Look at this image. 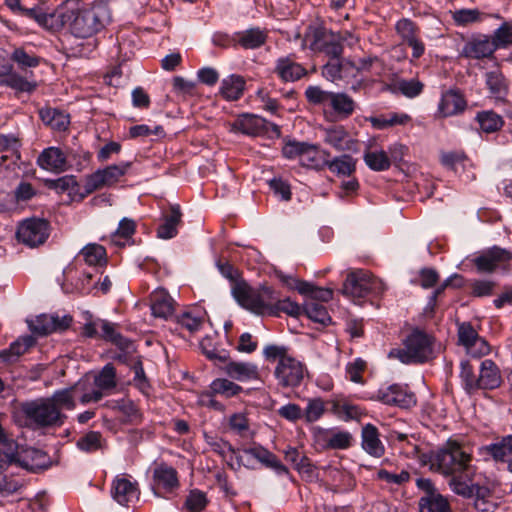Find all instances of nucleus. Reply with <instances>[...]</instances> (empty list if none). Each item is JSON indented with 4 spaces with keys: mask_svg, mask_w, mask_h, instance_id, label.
<instances>
[{
    "mask_svg": "<svg viewBox=\"0 0 512 512\" xmlns=\"http://www.w3.org/2000/svg\"><path fill=\"white\" fill-rule=\"evenodd\" d=\"M210 389L213 394H219L226 398L238 395L242 391L241 386L225 378L215 379L211 383Z\"/></svg>",
    "mask_w": 512,
    "mask_h": 512,
    "instance_id": "obj_46",
    "label": "nucleus"
},
{
    "mask_svg": "<svg viewBox=\"0 0 512 512\" xmlns=\"http://www.w3.org/2000/svg\"><path fill=\"white\" fill-rule=\"evenodd\" d=\"M269 123L254 114H242L231 124V130L248 136H258L267 131Z\"/></svg>",
    "mask_w": 512,
    "mask_h": 512,
    "instance_id": "obj_16",
    "label": "nucleus"
},
{
    "mask_svg": "<svg viewBox=\"0 0 512 512\" xmlns=\"http://www.w3.org/2000/svg\"><path fill=\"white\" fill-rule=\"evenodd\" d=\"M223 371L232 379L245 382L259 378L258 367L250 362L227 361Z\"/></svg>",
    "mask_w": 512,
    "mask_h": 512,
    "instance_id": "obj_23",
    "label": "nucleus"
},
{
    "mask_svg": "<svg viewBox=\"0 0 512 512\" xmlns=\"http://www.w3.org/2000/svg\"><path fill=\"white\" fill-rule=\"evenodd\" d=\"M479 337L477 331L468 322H463L458 325V339L460 344L465 348L468 347Z\"/></svg>",
    "mask_w": 512,
    "mask_h": 512,
    "instance_id": "obj_64",
    "label": "nucleus"
},
{
    "mask_svg": "<svg viewBox=\"0 0 512 512\" xmlns=\"http://www.w3.org/2000/svg\"><path fill=\"white\" fill-rule=\"evenodd\" d=\"M485 450L495 461L506 463L508 470L512 472V435L486 446Z\"/></svg>",
    "mask_w": 512,
    "mask_h": 512,
    "instance_id": "obj_30",
    "label": "nucleus"
},
{
    "mask_svg": "<svg viewBox=\"0 0 512 512\" xmlns=\"http://www.w3.org/2000/svg\"><path fill=\"white\" fill-rule=\"evenodd\" d=\"M49 465V457L44 451L35 448L20 450V457L18 458L19 467L36 472L48 468Z\"/></svg>",
    "mask_w": 512,
    "mask_h": 512,
    "instance_id": "obj_20",
    "label": "nucleus"
},
{
    "mask_svg": "<svg viewBox=\"0 0 512 512\" xmlns=\"http://www.w3.org/2000/svg\"><path fill=\"white\" fill-rule=\"evenodd\" d=\"M208 504L206 493L193 489L189 492L184 502L185 512H201Z\"/></svg>",
    "mask_w": 512,
    "mask_h": 512,
    "instance_id": "obj_47",
    "label": "nucleus"
},
{
    "mask_svg": "<svg viewBox=\"0 0 512 512\" xmlns=\"http://www.w3.org/2000/svg\"><path fill=\"white\" fill-rule=\"evenodd\" d=\"M21 410L26 419L37 428L61 426L67 418L57 410L48 397L25 402Z\"/></svg>",
    "mask_w": 512,
    "mask_h": 512,
    "instance_id": "obj_5",
    "label": "nucleus"
},
{
    "mask_svg": "<svg viewBox=\"0 0 512 512\" xmlns=\"http://www.w3.org/2000/svg\"><path fill=\"white\" fill-rule=\"evenodd\" d=\"M326 166L331 172L341 176H350L355 171V162L349 155H342L329 160Z\"/></svg>",
    "mask_w": 512,
    "mask_h": 512,
    "instance_id": "obj_42",
    "label": "nucleus"
},
{
    "mask_svg": "<svg viewBox=\"0 0 512 512\" xmlns=\"http://www.w3.org/2000/svg\"><path fill=\"white\" fill-rule=\"evenodd\" d=\"M470 460V455L464 452L460 446L451 445L436 453L433 465H436L441 473L452 475L465 470Z\"/></svg>",
    "mask_w": 512,
    "mask_h": 512,
    "instance_id": "obj_9",
    "label": "nucleus"
},
{
    "mask_svg": "<svg viewBox=\"0 0 512 512\" xmlns=\"http://www.w3.org/2000/svg\"><path fill=\"white\" fill-rule=\"evenodd\" d=\"M21 15L34 20L39 26L48 30H59V18L57 17L59 7L53 13H49L43 4L33 7L25 6Z\"/></svg>",
    "mask_w": 512,
    "mask_h": 512,
    "instance_id": "obj_17",
    "label": "nucleus"
},
{
    "mask_svg": "<svg viewBox=\"0 0 512 512\" xmlns=\"http://www.w3.org/2000/svg\"><path fill=\"white\" fill-rule=\"evenodd\" d=\"M332 92L325 91L319 86H308L305 91L307 101L314 105L329 103Z\"/></svg>",
    "mask_w": 512,
    "mask_h": 512,
    "instance_id": "obj_61",
    "label": "nucleus"
},
{
    "mask_svg": "<svg viewBox=\"0 0 512 512\" xmlns=\"http://www.w3.org/2000/svg\"><path fill=\"white\" fill-rule=\"evenodd\" d=\"M37 164L40 168L53 173H62L72 167L67 154L61 148L54 146L45 148L39 154Z\"/></svg>",
    "mask_w": 512,
    "mask_h": 512,
    "instance_id": "obj_14",
    "label": "nucleus"
},
{
    "mask_svg": "<svg viewBox=\"0 0 512 512\" xmlns=\"http://www.w3.org/2000/svg\"><path fill=\"white\" fill-rule=\"evenodd\" d=\"M130 168V163L120 165H110L104 169H99L85 177L83 192L80 193V199H84L96 190L104 187H110L116 184Z\"/></svg>",
    "mask_w": 512,
    "mask_h": 512,
    "instance_id": "obj_8",
    "label": "nucleus"
},
{
    "mask_svg": "<svg viewBox=\"0 0 512 512\" xmlns=\"http://www.w3.org/2000/svg\"><path fill=\"white\" fill-rule=\"evenodd\" d=\"M345 65L354 68L358 73L370 72L374 67L382 68V62L377 56H367L359 59L356 63L353 60H346Z\"/></svg>",
    "mask_w": 512,
    "mask_h": 512,
    "instance_id": "obj_57",
    "label": "nucleus"
},
{
    "mask_svg": "<svg viewBox=\"0 0 512 512\" xmlns=\"http://www.w3.org/2000/svg\"><path fill=\"white\" fill-rule=\"evenodd\" d=\"M323 440L326 448L347 449L351 446L352 435L347 431H330L324 434Z\"/></svg>",
    "mask_w": 512,
    "mask_h": 512,
    "instance_id": "obj_43",
    "label": "nucleus"
},
{
    "mask_svg": "<svg viewBox=\"0 0 512 512\" xmlns=\"http://www.w3.org/2000/svg\"><path fill=\"white\" fill-rule=\"evenodd\" d=\"M107 10L102 5L81 7L78 0H67L59 6V29L68 27L78 38H89L105 25Z\"/></svg>",
    "mask_w": 512,
    "mask_h": 512,
    "instance_id": "obj_1",
    "label": "nucleus"
},
{
    "mask_svg": "<svg viewBox=\"0 0 512 512\" xmlns=\"http://www.w3.org/2000/svg\"><path fill=\"white\" fill-rule=\"evenodd\" d=\"M77 447L84 452H95L102 448V436L99 432L90 431L79 438Z\"/></svg>",
    "mask_w": 512,
    "mask_h": 512,
    "instance_id": "obj_53",
    "label": "nucleus"
},
{
    "mask_svg": "<svg viewBox=\"0 0 512 512\" xmlns=\"http://www.w3.org/2000/svg\"><path fill=\"white\" fill-rule=\"evenodd\" d=\"M330 154L325 150H320L317 146L308 144L301 155L300 164L307 168L322 169L326 166Z\"/></svg>",
    "mask_w": 512,
    "mask_h": 512,
    "instance_id": "obj_31",
    "label": "nucleus"
},
{
    "mask_svg": "<svg viewBox=\"0 0 512 512\" xmlns=\"http://www.w3.org/2000/svg\"><path fill=\"white\" fill-rule=\"evenodd\" d=\"M177 323L190 333H195L201 329L203 319L201 317L194 316L190 312H185L177 317Z\"/></svg>",
    "mask_w": 512,
    "mask_h": 512,
    "instance_id": "obj_62",
    "label": "nucleus"
},
{
    "mask_svg": "<svg viewBox=\"0 0 512 512\" xmlns=\"http://www.w3.org/2000/svg\"><path fill=\"white\" fill-rule=\"evenodd\" d=\"M11 59L17 63L21 69L33 68L39 65L40 58L34 54H29L23 48H16Z\"/></svg>",
    "mask_w": 512,
    "mask_h": 512,
    "instance_id": "obj_54",
    "label": "nucleus"
},
{
    "mask_svg": "<svg viewBox=\"0 0 512 512\" xmlns=\"http://www.w3.org/2000/svg\"><path fill=\"white\" fill-rule=\"evenodd\" d=\"M303 315H306L312 321L322 325H326L331 321V317L325 306L315 301H307L304 304Z\"/></svg>",
    "mask_w": 512,
    "mask_h": 512,
    "instance_id": "obj_41",
    "label": "nucleus"
},
{
    "mask_svg": "<svg viewBox=\"0 0 512 512\" xmlns=\"http://www.w3.org/2000/svg\"><path fill=\"white\" fill-rule=\"evenodd\" d=\"M0 84H4L20 92H32L37 86L36 82L30 81L12 71L5 75V77L0 81Z\"/></svg>",
    "mask_w": 512,
    "mask_h": 512,
    "instance_id": "obj_44",
    "label": "nucleus"
},
{
    "mask_svg": "<svg viewBox=\"0 0 512 512\" xmlns=\"http://www.w3.org/2000/svg\"><path fill=\"white\" fill-rule=\"evenodd\" d=\"M472 262L480 273L490 274L496 270L509 273L512 269V251L495 245L478 252Z\"/></svg>",
    "mask_w": 512,
    "mask_h": 512,
    "instance_id": "obj_7",
    "label": "nucleus"
},
{
    "mask_svg": "<svg viewBox=\"0 0 512 512\" xmlns=\"http://www.w3.org/2000/svg\"><path fill=\"white\" fill-rule=\"evenodd\" d=\"M324 402L320 398L310 399L304 412L307 422L317 421L324 413Z\"/></svg>",
    "mask_w": 512,
    "mask_h": 512,
    "instance_id": "obj_63",
    "label": "nucleus"
},
{
    "mask_svg": "<svg viewBox=\"0 0 512 512\" xmlns=\"http://www.w3.org/2000/svg\"><path fill=\"white\" fill-rule=\"evenodd\" d=\"M385 290L384 283L363 269L351 270L344 281L342 293L352 299L368 295H380Z\"/></svg>",
    "mask_w": 512,
    "mask_h": 512,
    "instance_id": "obj_6",
    "label": "nucleus"
},
{
    "mask_svg": "<svg viewBox=\"0 0 512 512\" xmlns=\"http://www.w3.org/2000/svg\"><path fill=\"white\" fill-rule=\"evenodd\" d=\"M315 48L325 53L331 59H338L343 52L339 36L332 33H323L322 38L314 42Z\"/></svg>",
    "mask_w": 512,
    "mask_h": 512,
    "instance_id": "obj_35",
    "label": "nucleus"
},
{
    "mask_svg": "<svg viewBox=\"0 0 512 512\" xmlns=\"http://www.w3.org/2000/svg\"><path fill=\"white\" fill-rule=\"evenodd\" d=\"M333 111L342 119L348 118L355 111V101L346 93L332 92L329 103Z\"/></svg>",
    "mask_w": 512,
    "mask_h": 512,
    "instance_id": "obj_36",
    "label": "nucleus"
},
{
    "mask_svg": "<svg viewBox=\"0 0 512 512\" xmlns=\"http://www.w3.org/2000/svg\"><path fill=\"white\" fill-rule=\"evenodd\" d=\"M377 399L384 404L396 405L402 408H409L416 404L414 393L398 384H393L378 390Z\"/></svg>",
    "mask_w": 512,
    "mask_h": 512,
    "instance_id": "obj_15",
    "label": "nucleus"
},
{
    "mask_svg": "<svg viewBox=\"0 0 512 512\" xmlns=\"http://www.w3.org/2000/svg\"><path fill=\"white\" fill-rule=\"evenodd\" d=\"M460 377L464 382V387L468 392L477 390L478 377H475L473 367L468 361H462L460 364Z\"/></svg>",
    "mask_w": 512,
    "mask_h": 512,
    "instance_id": "obj_60",
    "label": "nucleus"
},
{
    "mask_svg": "<svg viewBox=\"0 0 512 512\" xmlns=\"http://www.w3.org/2000/svg\"><path fill=\"white\" fill-rule=\"evenodd\" d=\"M466 107V101L463 96L454 90L442 94L438 105V112L442 117L453 116L462 112Z\"/></svg>",
    "mask_w": 512,
    "mask_h": 512,
    "instance_id": "obj_26",
    "label": "nucleus"
},
{
    "mask_svg": "<svg viewBox=\"0 0 512 512\" xmlns=\"http://www.w3.org/2000/svg\"><path fill=\"white\" fill-rule=\"evenodd\" d=\"M135 230H136L135 222L132 219L123 218L120 221L117 230L112 235V241L116 245H124V243L120 242V239L126 240V239L130 238L135 233Z\"/></svg>",
    "mask_w": 512,
    "mask_h": 512,
    "instance_id": "obj_56",
    "label": "nucleus"
},
{
    "mask_svg": "<svg viewBox=\"0 0 512 512\" xmlns=\"http://www.w3.org/2000/svg\"><path fill=\"white\" fill-rule=\"evenodd\" d=\"M85 262L89 265H98L105 261V248L99 244H88L81 250Z\"/></svg>",
    "mask_w": 512,
    "mask_h": 512,
    "instance_id": "obj_52",
    "label": "nucleus"
},
{
    "mask_svg": "<svg viewBox=\"0 0 512 512\" xmlns=\"http://www.w3.org/2000/svg\"><path fill=\"white\" fill-rule=\"evenodd\" d=\"M181 217L180 207L178 205L171 206L170 213L164 216L163 224L157 229V236L161 239H170L176 236Z\"/></svg>",
    "mask_w": 512,
    "mask_h": 512,
    "instance_id": "obj_32",
    "label": "nucleus"
},
{
    "mask_svg": "<svg viewBox=\"0 0 512 512\" xmlns=\"http://www.w3.org/2000/svg\"><path fill=\"white\" fill-rule=\"evenodd\" d=\"M47 221L38 218L24 220L17 229V239L29 247H36L43 244L48 238Z\"/></svg>",
    "mask_w": 512,
    "mask_h": 512,
    "instance_id": "obj_11",
    "label": "nucleus"
},
{
    "mask_svg": "<svg viewBox=\"0 0 512 512\" xmlns=\"http://www.w3.org/2000/svg\"><path fill=\"white\" fill-rule=\"evenodd\" d=\"M273 309L275 313L273 315H278L280 312L286 313L292 317H299L303 315V306H300L298 303L292 301L290 298H285L283 300L278 299L275 294V302L273 303Z\"/></svg>",
    "mask_w": 512,
    "mask_h": 512,
    "instance_id": "obj_50",
    "label": "nucleus"
},
{
    "mask_svg": "<svg viewBox=\"0 0 512 512\" xmlns=\"http://www.w3.org/2000/svg\"><path fill=\"white\" fill-rule=\"evenodd\" d=\"M232 293L242 307L255 314L269 315L275 313L273 309L275 292L270 287L263 286L259 289H254L245 283H237L233 287Z\"/></svg>",
    "mask_w": 512,
    "mask_h": 512,
    "instance_id": "obj_4",
    "label": "nucleus"
},
{
    "mask_svg": "<svg viewBox=\"0 0 512 512\" xmlns=\"http://www.w3.org/2000/svg\"><path fill=\"white\" fill-rule=\"evenodd\" d=\"M53 187L60 192H68L69 195L79 196L83 192V185L80 186L75 176L66 175L53 182Z\"/></svg>",
    "mask_w": 512,
    "mask_h": 512,
    "instance_id": "obj_51",
    "label": "nucleus"
},
{
    "mask_svg": "<svg viewBox=\"0 0 512 512\" xmlns=\"http://www.w3.org/2000/svg\"><path fill=\"white\" fill-rule=\"evenodd\" d=\"M96 389L101 390L105 395L111 393L117 386L116 369L111 364H106L94 377Z\"/></svg>",
    "mask_w": 512,
    "mask_h": 512,
    "instance_id": "obj_34",
    "label": "nucleus"
},
{
    "mask_svg": "<svg viewBox=\"0 0 512 512\" xmlns=\"http://www.w3.org/2000/svg\"><path fill=\"white\" fill-rule=\"evenodd\" d=\"M34 345L35 339L33 336L20 337L11 343L9 348L0 351V359L5 363H14Z\"/></svg>",
    "mask_w": 512,
    "mask_h": 512,
    "instance_id": "obj_28",
    "label": "nucleus"
},
{
    "mask_svg": "<svg viewBox=\"0 0 512 512\" xmlns=\"http://www.w3.org/2000/svg\"><path fill=\"white\" fill-rule=\"evenodd\" d=\"M495 50L496 45L492 39L481 37L469 41L463 49V54L468 58L481 59L491 57Z\"/></svg>",
    "mask_w": 512,
    "mask_h": 512,
    "instance_id": "obj_27",
    "label": "nucleus"
},
{
    "mask_svg": "<svg viewBox=\"0 0 512 512\" xmlns=\"http://www.w3.org/2000/svg\"><path fill=\"white\" fill-rule=\"evenodd\" d=\"M420 512H451L448 500L435 491H429L419 501Z\"/></svg>",
    "mask_w": 512,
    "mask_h": 512,
    "instance_id": "obj_33",
    "label": "nucleus"
},
{
    "mask_svg": "<svg viewBox=\"0 0 512 512\" xmlns=\"http://www.w3.org/2000/svg\"><path fill=\"white\" fill-rule=\"evenodd\" d=\"M267 361H277L274 376L282 388L298 387L306 373L304 364L288 354V348L280 345H267L263 350Z\"/></svg>",
    "mask_w": 512,
    "mask_h": 512,
    "instance_id": "obj_2",
    "label": "nucleus"
},
{
    "mask_svg": "<svg viewBox=\"0 0 512 512\" xmlns=\"http://www.w3.org/2000/svg\"><path fill=\"white\" fill-rule=\"evenodd\" d=\"M362 447L370 455L374 457H381L384 455L385 448L379 438L378 429L372 425L367 424L362 428Z\"/></svg>",
    "mask_w": 512,
    "mask_h": 512,
    "instance_id": "obj_29",
    "label": "nucleus"
},
{
    "mask_svg": "<svg viewBox=\"0 0 512 512\" xmlns=\"http://www.w3.org/2000/svg\"><path fill=\"white\" fill-rule=\"evenodd\" d=\"M41 119L47 123L48 125L52 126L53 128H56L58 130H64L66 129L69 121L67 119V116L63 115L62 113L51 111V110H41L40 111Z\"/></svg>",
    "mask_w": 512,
    "mask_h": 512,
    "instance_id": "obj_59",
    "label": "nucleus"
},
{
    "mask_svg": "<svg viewBox=\"0 0 512 512\" xmlns=\"http://www.w3.org/2000/svg\"><path fill=\"white\" fill-rule=\"evenodd\" d=\"M71 323L72 317L70 315L60 317L54 314H42L28 321L30 330L41 336L64 331L69 328Z\"/></svg>",
    "mask_w": 512,
    "mask_h": 512,
    "instance_id": "obj_12",
    "label": "nucleus"
},
{
    "mask_svg": "<svg viewBox=\"0 0 512 512\" xmlns=\"http://www.w3.org/2000/svg\"><path fill=\"white\" fill-rule=\"evenodd\" d=\"M153 480L155 487L166 493H173L180 486L176 469L166 463H160L154 468Z\"/></svg>",
    "mask_w": 512,
    "mask_h": 512,
    "instance_id": "obj_18",
    "label": "nucleus"
},
{
    "mask_svg": "<svg viewBox=\"0 0 512 512\" xmlns=\"http://www.w3.org/2000/svg\"><path fill=\"white\" fill-rule=\"evenodd\" d=\"M77 388L78 386L74 385L57 390L48 399L57 407L59 412H62V410H74L76 407L75 393Z\"/></svg>",
    "mask_w": 512,
    "mask_h": 512,
    "instance_id": "obj_37",
    "label": "nucleus"
},
{
    "mask_svg": "<svg viewBox=\"0 0 512 512\" xmlns=\"http://www.w3.org/2000/svg\"><path fill=\"white\" fill-rule=\"evenodd\" d=\"M476 120L483 132L492 133L503 126V119L492 110L481 111L477 113Z\"/></svg>",
    "mask_w": 512,
    "mask_h": 512,
    "instance_id": "obj_40",
    "label": "nucleus"
},
{
    "mask_svg": "<svg viewBox=\"0 0 512 512\" xmlns=\"http://www.w3.org/2000/svg\"><path fill=\"white\" fill-rule=\"evenodd\" d=\"M364 160L367 166L374 171L387 170L391 165L387 153L383 150L366 152Z\"/></svg>",
    "mask_w": 512,
    "mask_h": 512,
    "instance_id": "obj_48",
    "label": "nucleus"
},
{
    "mask_svg": "<svg viewBox=\"0 0 512 512\" xmlns=\"http://www.w3.org/2000/svg\"><path fill=\"white\" fill-rule=\"evenodd\" d=\"M324 141L337 151H355L357 142L343 126L325 129Z\"/></svg>",
    "mask_w": 512,
    "mask_h": 512,
    "instance_id": "obj_19",
    "label": "nucleus"
},
{
    "mask_svg": "<svg viewBox=\"0 0 512 512\" xmlns=\"http://www.w3.org/2000/svg\"><path fill=\"white\" fill-rule=\"evenodd\" d=\"M249 457L257 460L265 467L274 470L278 475H285L289 473L287 467L282 464L275 454L260 445L244 448L241 451H238L236 461L238 465L250 468L252 466L249 464Z\"/></svg>",
    "mask_w": 512,
    "mask_h": 512,
    "instance_id": "obj_10",
    "label": "nucleus"
},
{
    "mask_svg": "<svg viewBox=\"0 0 512 512\" xmlns=\"http://www.w3.org/2000/svg\"><path fill=\"white\" fill-rule=\"evenodd\" d=\"M112 498L122 506H130L138 501L140 490L137 481L125 475L117 476L111 484Z\"/></svg>",
    "mask_w": 512,
    "mask_h": 512,
    "instance_id": "obj_13",
    "label": "nucleus"
},
{
    "mask_svg": "<svg viewBox=\"0 0 512 512\" xmlns=\"http://www.w3.org/2000/svg\"><path fill=\"white\" fill-rule=\"evenodd\" d=\"M492 40L498 47H507L512 45V23L504 22L493 34Z\"/></svg>",
    "mask_w": 512,
    "mask_h": 512,
    "instance_id": "obj_58",
    "label": "nucleus"
},
{
    "mask_svg": "<svg viewBox=\"0 0 512 512\" xmlns=\"http://www.w3.org/2000/svg\"><path fill=\"white\" fill-rule=\"evenodd\" d=\"M244 88V79L238 75H231L222 81L220 93L226 100L235 101L243 95Z\"/></svg>",
    "mask_w": 512,
    "mask_h": 512,
    "instance_id": "obj_39",
    "label": "nucleus"
},
{
    "mask_svg": "<svg viewBox=\"0 0 512 512\" xmlns=\"http://www.w3.org/2000/svg\"><path fill=\"white\" fill-rule=\"evenodd\" d=\"M423 83L417 79H398L392 84L393 92H399L408 98L418 96L423 90Z\"/></svg>",
    "mask_w": 512,
    "mask_h": 512,
    "instance_id": "obj_45",
    "label": "nucleus"
},
{
    "mask_svg": "<svg viewBox=\"0 0 512 512\" xmlns=\"http://www.w3.org/2000/svg\"><path fill=\"white\" fill-rule=\"evenodd\" d=\"M502 383L500 370L496 363L490 359L481 362L478 376V389L493 390Z\"/></svg>",
    "mask_w": 512,
    "mask_h": 512,
    "instance_id": "obj_21",
    "label": "nucleus"
},
{
    "mask_svg": "<svg viewBox=\"0 0 512 512\" xmlns=\"http://www.w3.org/2000/svg\"><path fill=\"white\" fill-rule=\"evenodd\" d=\"M486 84L492 95L501 98L506 94L507 86L502 73L491 71L486 74Z\"/></svg>",
    "mask_w": 512,
    "mask_h": 512,
    "instance_id": "obj_49",
    "label": "nucleus"
},
{
    "mask_svg": "<svg viewBox=\"0 0 512 512\" xmlns=\"http://www.w3.org/2000/svg\"><path fill=\"white\" fill-rule=\"evenodd\" d=\"M390 358L404 364L424 363L434 358L432 338L420 330H414L403 342V348L392 349Z\"/></svg>",
    "mask_w": 512,
    "mask_h": 512,
    "instance_id": "obj_3",
    "label": "nucleus"
},
{
    "mask_svg": "<svg viewBox=\"0 0 512 512\" xmlns=\"http://www.w3.org/2000/svg\"><path fill=\"white\" fill-rule=\"evenodd\" d=\"M267 39V31L260 28H250L235 33L230 42L244 49H256L261 47Z\"/></svg>",
    "mask_w": 512,
    "mask_h": 512,
    "instance_id": "obj_24",
    "label": "nucleus"
},
{
    "mask_svg": "<svg viewBox=\"0 0 512 512\" xmlns=\"http://www.w3.org/2000/svg\"><path fill=\"white\" fill-rule=\"evenodd\" d=\"M411 117L405 113L390 112L368 118V121L376 129H386L397 125H406Z\"/></svg>",
    "mask_w": 512,
    "mask_h": 512,
    "instance_id": "obj_38",
    "label": "nucleus"
},
{
    "mask_svg": "<svg viewBox=\"0 0 512 512\" xmlns=\"http://www.w3.org/2000/svg\"><path fill=\"white\" fill-rule=\"evenodd\" d=\"M151 311L155 317L167 319L174 312L175 301L164 289H156L151 293Z\"/></svg>",
    "mask_w": 512,
    "mask_h": 512,
    "instance_id": "obj_25",
    "label": "nucleus"
},
{
    "mask_svg": "<svg viewBox=\"0 0 512 512\" xmlns=\"http://www.w3.org/2000/svg\"><path fill=\"white\" fill-rule=\"evenodd\" d=\"M274 72L284 82H294L307 74L306 69L291 57H281L276 61Z\"/></svg>",
    "mask_w": 512,
    "mask_h": 512,
    "instance_id": "obj_22",
    "label": "nucleus"
},
{
    "mask_svg": "<svg viewBox=\"0 0 512 512\" xmlns=\"http://www.w3.org/2000/svg\"><path fill=\"white\" fill-rule=\"evenodd\" d=\"M0 455L8 458L18 466V458L20 457L18 444L9 438L7 434L0 439Z\"/></svg>",
    "mask_w": 512,
    "mask_h": 512,
    "instance_id": "obj_55",
    "label": "nucleus"
}]
</instances>
